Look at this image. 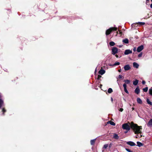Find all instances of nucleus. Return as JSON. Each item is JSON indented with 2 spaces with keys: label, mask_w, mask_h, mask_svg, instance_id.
Listing matches in <instances>:
<instances>
[{
  "label": "nucleus",
  "mask_w": 152,
  "mask_h": 152,
  "mask_svg": "<svg viewBox=\"0 0 152 152\" xmlns=\"http://www.w3.org/2000/svg\"><path fill=\"white\" fill-rule=\"evenodd\" d=\"M142 84H143V85H144L145 84V81L144 80H143L142 81Z\"/></svg>",
  "instance_id": "e433bc0d"
},
{
  "label": "nucleus",
  "mask_w": 152,
  "mask_h": 152,
  "mask_svg": "<svg viewBox=\"0 0 152 152\" xmlns=\"http://www.w3.org/2000/svg\"><path fill=\"white\" fill-rule=\"evenodd\" d=\"M147 126L148 127H152V119H151L149 121Z\"/></svg>",
  "instance_id": "1a4fd4ad"
},
{
  "label": "nucleus",
  "mask_w": 152,
  "mask_h": 152,
  "mask_svg": "<svg viewBox=\"0 0 152 152\" xmlns=\"http://www.w3.org/2000/svg\"><path fill=\"white\" fill-rule=\"evenodd\" d=\"M115 56H116L117 58H118V55H115Z\"/></svg>",
  "instance_id": "ea45409f"
},
{
  "label": "nucleus",
  "mask_w": 152,
  "mask_h": 152,
  "mask_svg": "<svg viewBox=\"0 0 152 152\" xmlns=\"http://www.w3.org/2000/svg\"><path fill=\"white\" fill-rule=\"evenodd\" d=\"M108 146V144H105L104 145V147H103V148H104L105 149H106Z\"/></svg>",
  "instance_id": "bb28decb"
},
{
  "label": "nucleus",
  "mask_w": 152,
  "mask_h": 152,
  "mask_svg": "<svg viewBox=\"0 0 152 152\" xmlns=\"http://www.w3.org/2000/svg\"><path fill=\"white\" fill-rule=\"evenodd\" d=\"M136 138H137V136H136Z\"/></svg>",
  "instance_id": "de8ad7c7"
},
{
  "label": "nucleus",
  "mask_w": 152,
  "mask_h": 152,
  "mask_svg": "<svg viewBox=\"0 0 152 152\" xmlns=\"http://www.w3.org/2000/svg\"><path fill=\"white\" fill-rule=\"evenodd\" d=\"M124 91L126 93L129 94V92L127 89V88H124Z\"/></svg>",
  "instance_id": "c85d7f7f"
},
{
  "label": "nucleus",
  "mask_w": 152,
  "mask_h": 152,
  "mask_svg": "<svg viewBox=\"0 0 152 152\" xmlns=\"http://www.w3.org/2000/svg\"><path fill=\"white\" fill-rule=\"evenodd\" d=\"M134 108L133 107V108H132V110H134Z\"/></svg>",
  "instance_id": "49530a36"
},
{
  "label": "nucleus",
  "mask_w": 152,
  "mask_h": 152,
  "mask_svg": "<svg viewBox=\"0 0 152 152\" xmlns=\"http://www.w3.org/2000/svg\"><path fill=\"white\" fill-rule=\"evenodd\" d=\"M124 68L125 71H127L129 70L131 68L129 65H126L124 66Z\"/></svg>",
  "instance_id": "0eeeda50"
},
{
  "label": "nucleus",
  "mask_w": 152,
  "mask_h": 152,
  "mask_svg": "<svg viewBox=\"0 0 152 152\" xmlns=\"http://www.w3.org/2000/svg\"><path fill=\"white\" fill-rule=\"evenodd\" d=\"M143 91L145 92H146L148 90V88L146 87L145 88H143Z\"/></svg>",
  "instance_id": "393cba45"
},
{
  "label": "nucleus",
  "mask_w": 152,
  "mask_h": 152,
  "mask_svg": "<svg viewBox=\"0 0 152 152\" xmlns=\"http://www.w3.org/2000/svg\"><path fill=\"white\" fill-rule=\"evenodd\" d=\"M2 111L3 112V114L4 115V113L6 112V110L4 108H3Z\"/></svg>",
  "instance_id": "2f4dec72"
},
{
  "label": "nucleus",
  "mask_w": 152,
  "mask_h": 152,
  "mask_svg": "<svg viewBox=\"0 0 152 152\" xmlns=\"http://www.w3.org/2000/svg\"><path fill=\"white\" fill-rule=\"evenodd\" d=\"M135 92L137 94H138L140 93V90L139 89L138 87H137L136 88L135 90Z\"/></svg>",
  "instance_id": "f8f14e48"
},
{
  "label": "nucleus",
  "mask_w": 152,
  "mask_h": 152,
  "mask_svg": "<svg viewBox=\"0 0 152 152\" xmlns=\"http://www.w3.org/2000/svg\"><path fill=\"white\" fill-rule=\"evenodd\" d=\"M123 86L124 88H126V83H124L123 85Z\"/></svg>",
  "instance_id": "7c9ffc66"
},
{
  "label": "nucleus",
  "mask_w": 152,
  "mask_h": 152,
  "mask_svg": "<svg viewBox=\"0 0 152 152\" xmlns=\"http://www.w3.org/2000/svg\"><path fill=\"white\" fill-rule=\"evenodd\" d=\"M117 29V28L116 27L111 28L108 29L107 30L106 32V35L109 34L113 30L116 31Z\"/></svg>",
  "instance_id": "7ed1b4c3"
},
{
  "label": "nucleus",
  "mask_w": 152,
  "mask_h": 152,
  "mask_svg": "<svg viewBox=\"0 0 152 152\" xmlns=\"http://www.w3.org/2000/svg\"><path fill=\"white\" fill-rule=\"evenodd\" d=\"M111 100H112V101H113V98H111Z\"/></svg>",
  "instance_id": "a18cd8bd"
},
{
  "label": "nucleus",
  "mask_w": 152,
  "mask_h": 152,
  "mask_svg": "<svg viewBox=\"0 0 152 152\" xmlns=\"http://www.w3.org/2000/svg\"><path fill=\"white\" fill-rule=\"evenodd\" d=\"M133 50L134 51H135L136 50V48L135 47L133 49Z\"/></svg>",
  "instance_id": "4c0bfd02"
},
{
  "label": "nucleus",
  "mask_w": 152,
  "mask_h": 152,
  "mask_svg": "<svg viewBox=\"0 0 152 152\" xmlns=\"http://www.w3.org/2000/svg\"><path fill=\"white\" fill-rule=\"evenodd\" d=\"M105 73V71L103 69H101L99 71V73L101 75H103Z\"/></svg>",
  "instance_id": "9d476101"
},
{
  "label": "nucleus",
  "mask_w": 152,
  "mask_h": 152,
  "mask_svg": "<svg viewBox=\"0 0 152 152\" xmlns=\"http://www.w3.org/2000/svg\"><path fill=\"white\" fill-rule=\"evenodd\" d=\"M133 66L134 67L136 68H138L139 67V65L137 63L134 62L133 63Z\"/></svg>",
  "instance_id": "9b49d317"
},
{
  "label": "nucleus",
  "mask_w": 152,
  "mask_h": 152,
  "mask_svg": "<svg viewBox=\"0 0 152 152\" xmlns=\"http://www.w3.org/2000/svg\"><path fill=\"white\" fill-rule=\"evenodd\" d=\"M120 34H122V32H121V31H120Z\"/></svg>",
  "instance_id": "c03bdc74"
},
{
  "label": "nucleus",
  "mask_w": 152,
  "mask_h": 152,
  "mask_svg": "<svg viewBox=\"0 0 152 152\" xmlns=\"http://www.w3.org/2000/svg\"><path fill=\"white\" fill-rule=\"evenodd\" d=\"M112 54L113 55L117 53H118V48L115 47H113L112 49Z\"/></svg>",
  "instance_id": "20e7f679"
},
{
  "label": "nucleus",
  "mask_w": 152,
  "mask_h": 152,
  "mask_svg": "<svg viewBox=\"0 0 152 152\" xmlns=\"http://www.w3.org/2000/svg\"><path fill=\"white\" fill-rule=\"evenodd\" d=\"M118 110L119 111L121 112H122L123 110V109L122 108H120Z\"/></svg>",
  "instance_id": "72a5a7b5"
},
{
  "label": "nucleus",
  "mask_w": 152,
  "mask_h": 152,
  "mask_svg": "<svg viewBox=\"0 0 152 152\" xmlns=\"http://www.w3.org/2000/svg\"><path fill=\"white\" fill-rule=\"evenodd\" d=\"M125 149L128 152H133L132 151H131L130 149H129L128 148H126Z\"/></svg>",
  "instance_id": "cd10ccee"
},
{
  "label": "nucleus",
  "mask_w": 152,
  "mask_h": 152,
  "mask_svg": "<svg viewBox=\"0 0 152 152\" xmlns=\"http://www.w3.org/2000/svg\"><path fill=\"white\" fill-rule=\"evenodd\" d=\"M144 48L143 46L141 45L138 47L137 48V51L138 52L141 51Z\"/></svg>",
  "instance_id": "39448f33"
},
{
  "label": "nucleus",
  "mask_w": 152,
  "mask_h": 152,
  "mask_svg": "<svg viewBox=\"0 0 152 152\" xmlns=\"http://www.w3.org/2000/svg\"><path fill=\"white\" fill-rule=\"evenodd\" d=\"M95 140H96L95 139L91 140V145H94L95 143Z\"/></svg>",
  "instance_id": "a211bd4d"
},
{
  "label": "nucleus",
  "mask_w": 152,
  "mask_h": 152,
  "mask_svg": "<svg viewBox=\"0 0 152 152\" xmlns=\"http://www.w3.org/2000/svg\"><path fill=\"white\" fill-rule=\"evenodd\" d=\"M128 131L127 130V131H126V132H125V133H127L128 132Z\"/></svg>",
  "instance_id": "37998d69"
},
{
  "label": "nucleus",
  "mask_w": 152,
  "mask_h": 152,
  "mask_svg": "<svg viewBox=\"0 0 152 152\" xmlns=\"http://www.w3.org/2000/svg\"><path fill=\"white\" fill-rule=\"evenodd\" d=\"M138 80H136L135 81H133V84L134 85L136 86L138 84Z\"/></svg>",
  "instance_id": "dca6fc26"
},
{
  "label": "nucleus",
  "mask_w": 152,
  "mask_h": 152,
  "mask_svg": "<svg viewBox=\"0 0 152 152\" xmlns=\"http://www.w3.org/2000/svg\"><path fill=\"white\" fill-rule=\"evenodd\" d=\"M123 42L125 44H128L129 43V40L127 39H125L122 40Z\"/></svg>",
  "instance_id": "ddd939ff"
},
{
  "label": "nucleus",
  "mask_w": 152,
  "mask_h": 152,
  "mask_svg": "<svg viewBox=\"0 0 152 152\" xmlns=\"http://www.w3.org/2000/svg\"><path fill=\"white\" fill-rule=\"evenodd\" d=\"M149 0H147H147H146V4L147 5H149Z\"/></svg>",
  "instance_id": "f704fd0d"
},
{
  "label": "nucleus",
  "mask_w": 152,
  "mask_h": 152,
  "mask_svg": "<svg viewBox=\"0 0 152 152\" xmlns=\"http://www.w3.org/2000/svg\"><path fill=\"white\" fill-rule=\"evenodd\" d=\"M121 107H123V104H122V103H121Z\"/></svg>",
  "instance_id": "79ce46f5"
},
{
  "label": "nucleus",
  "mask_w": 152,
  "mask_h": 152,
  "mask_svg": "<svg viewBox=\"0 0 152 152\" xmlns=\"http://www.w3.org/2000/svg\"><path fill=\"white\" fill-rule=\"evenodd\" d=\"M120 64V63L119 62H116L113 64L114 66L118 65Z\"/></svg>",
  "instance_id": "a878e982"
},
{
  "label": "nucleus",
  "mask_w": 152,
  "mask_h": 152,
  "mask_svg": "<svg viewBox=\"0 0 152 152\" xmlns=\"http://www.w3.org/2000/svg\"><path fill=\"white\" fill-rule=\"evenodd\" d=\"M147 102L148 104L150 105H152V103L148 99H147Z\"/></svg>",
  "instance_id": "6ab92c4d"
},
{
  "label": "nucleus",
  "mask_w": 152,
  "mask_h": 152,
  "mask_svg": "<svg viewBox=\"0 0 152 152\" xmlns=\"http://www.w3.org/2000/svg\"><path fill=\"white\" fill-rule=\"evenodd\" d=\"M113 138L115 139H118L119 138V137L117 134L115 133L114 134Z\"/></svg>",
  "instance_id": "4468645a"
},
{
  "label": "nucleus",
  "mask_w": 152,
  "mask_h": 152,
  "mask_svg": "<svg viewBox=\"0 0 152 152\" xmlns=\"http://www.w3.org/2000/svg\"><path fill=\"white\" fill-rule=\"evenodd\" d=\"M113 92V90L111 88H109L108 90V92L109 93H111Z\"/></svg>",
  "instance_id": "b1692460"
},
{
  "label": "nucleus",
  "mask_w": 152,
  "mask_h": 152,
  "mask_svg": "<svg viewBox=\"0 0 152 152\" xmlns=\"http://www.w3.org/2000/svg\"><path fill=\"white\" fill-rule=\"evenodd\" d=\"M127 144L131 146H134L135 145V143L133 142L132 141L128 142H127Z\"/></svg>",
  "instance_id": "6e6552de"
},
{
  "label": "nucleus",
  "mask_w": 152,
  "mask_h": 152,
  "mask_svg": "<svg viewBox=\"0 0 152 152\" xmlns=\"http://www.w3.org/2000/svg\"><path fill=\"white\" fill-rule=\"evenodd\" d=\"M122 77V76L121 75H119L118 76V78L120 79Z\"/></svg>",
  "instance_id": "c9c22d12"
},
{
  "label": "nucleus",
  "mask_w": 152,
  "mask_h": 152,
  "mask_svg": "<svg viewBox=\"0 0 152 152\" xmlns=\"http://www.w3.org/2000/svg\"><path fill=\"white\" fill-rule=\"evenodd\" d=\"M149 94L152 96V87L149 89Z\"/></svg>",
  "instance_id": "5701e85b"
},
{
  "label": "nucleus",
  "mask_w": 152,
  "mask_h": 152,
  "mask_svg": "<svg viewBox=\"0 0 152 152\" xmlns=\"http://www.w3.org/2000/svg\"><path fill=\"white\" fill-rule=\"evenodd\" d=\"M132 53V51L131 50L129 49L126 50L124 52V54L125 55H128L129 54H131Z\"/></svg>",
  "instance_id": "423d86ee"
},
{
  "label": "nucleus",
  "mask_w": 152,
  "mask_h": 152,
  "mask_svg": "<svg viewBox=\"0 0 152 152\" xmlns=\"http://www.w3.org/2000/svg\"><path fill=\"white\" fill-rule=\"evenodd\" d=\"M131 123H125L123 124L122 125V128L124 129H125L128 131H129L130 129V124Z\"/></svg>",
  "instance_id": "f03ea898"
},
{
  "label": "nucleus",
  "mask_w": 152,
  "mask_h": 152,
  "mask_svg": "<svg viewBox=\"0 0 152 152\" xmlns=\"http://www.w3.org/2000/svg\"><path fill=\"white\" fill-rule=\"evenodd\" d=\"M137 102L139 104H141L142 103V101L141 99L139 98H137Z\"/></svg>",
  "instance_id": "2eb2a0df"
},
{
  "label": "nucleus",
  "mask_w": 152,
  "mask_h": 152,
  "mask_svg": "<svg viewBox=\"0 0 152 152\" xmlns=\"http://www.w3.org/2000/svg\"><path fill=\"white\" fill-rule=\"evenodd\" d=\"M126 84H129L130 83V80H125L124 81Z\"/></svg>",
  "instance_id": "412c9836"
},
{
  "label": "nucleus",
  "mask_w": 152,
  "mask_h": 152,
  "mask_svg": "<svg viewBox=\"0 0 152 152\" xmlns=\"http://www.w3.org/2000/svg\"><path fill=\"white\" fill-rule=\"evenodd\" d=\"M142 53H140L138 55V57L140 58V57H141L142 56Z\"/></svg>",
  "instance_id": "c756f323"
},
{
  "label": "nucleus",
  "mask_w": 152,
  "mask_h": 152,
  "mask_svg": "<svg viewBox=\"0 0 152 152\" xmlns=\"http://www.w3.org/2000/svg\"><path fill=\"white\" fill-rule=\"evenodd\" d=\"M130 127L132 129L135 134L142 133V126H138L137 124H135L133 122H131Z\"/></svg>",
  "instance_id": "f257e3e1"
},
{
  "label": "nucleus",
  "mask_w": 152,
  "mask_h": 152,
  "mask_svg": "<svg viewBox=\"0 0 152 152\" xmlns=\"http://www.w3.org/2000/svg\"><path fill=\"white\" fill-rule=\"evenodd\" d=\"M107 123H110L111 125H115V123L114 122L112 121H109L107 122Z\"/></svg>",
  "instance_id": "aec40b11"
},
{
  "label": "nucleus",
  "mask_w": 152,
  "mask_h": 152,
  "mask_svg": "<svg viewBox=\"0 0 152 152\" xmlns=\"http://www.w3.org/2000/svg\"><path fill=\"white\" fill-rule=\"evenodd\" d=\"M112 143H110L109 145V147H110L111 146H112Z\"/></svg>",
  "instance_id": "58836bf2"
},
{
  "label": "nucleus",
  "mask_w": 152,
  "mask_h": 152,
  "mask_svg": "<svg viewBox=\"0 0 152 152\" xmlns=\"http://www.w3.org/2000/svg\"><path fill=\"white\" fill-rule=\"evenodd\" d=\"M115 45V43L113 42H110V45L111 46H114Z\"/></svg>",
  "instance_id": "4be33fe9"
},
{
  "label": "nucleus",
  "mask_w": 152,
  "mask_h": 152,
  "mask_svg": "<svg viewBox=\"0 0 152 152\" xmlns=\"http://www.w3.org/2000/svg\"><path fill=\"white\" fill-rule=\"evenodd\" d=\"M137 145L139 147H141L143 145V144L142 143L139 142H137Z\"/></svg>",
  "instance_id": "f3484780"
},
{
  "label": "nucleus",
  "mask_w": 152,
  "mask_h": 152,
  "mask_svg": "<svg viewBox=\"0 0 152 152\" xmlns=\"http://www.w3.org/2000/svg\"><path fill=\"white\" fill-rule=\"evenodd\" d=\"M121 70L120 69H119L118 70V71L119 72H121Z\"/></svg>",
  "instance_id": "a19ab883"
},
{
  "label": "nucleus",
  "mask_w": 152,
  "mask_h": 152,
  "mask_svg": "<svg viewBox=\"0 0 152 152\" xmlns=\"http://www.w3.org/2000/svg\"><path fill=\"white\" fill-rule=\"evenodd\" d=\"M140 25H144L145 24V23L144 22H140L139 23Z\"/></svg>",
  "instance_id": "473e14b6"
}]
</instances>
